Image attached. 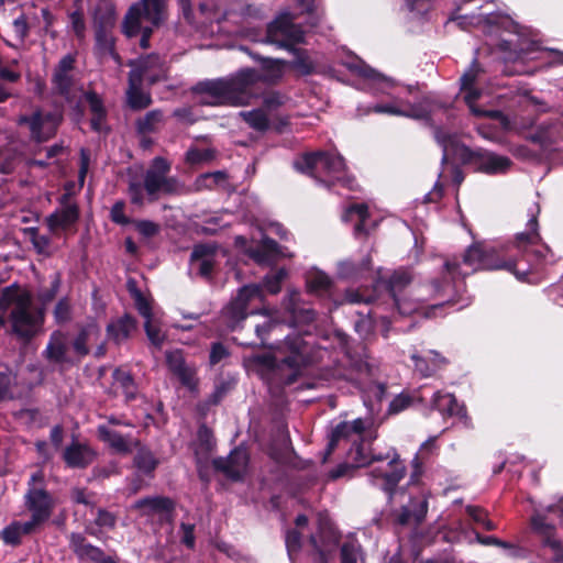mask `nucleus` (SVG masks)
<instances>
[{
    "mask_svg": "<svg viewBox=\"0 0 563 563\" xmlns=\"http://www.w3.org/2000/svg\"><path fill=\"white\" fill-rule=\"evenodd\" d=\"M97 435L100 441L107 443L117 453H131V446L126 437H124L120 432L111 430L104 424H100L97 428Z\"/></svg>",
    "mask_w": 563,
    "mask_h": 563,
    "instance_id": "c85d7f7f",
    "label": "nucleus"
},
{
    "mask_svg": "<svg viewBox=\"0 0 563 563\" xmlns=\"http://www.w3.org/2000/svg\"><path fill=\"white\" fill-rule=\"evenodd\" d=\"M132 508L139 510L141 516H161V521L173 523L175 520L176 503L167 496H147L136 500Z\"/></svg>",
    "mask_w": 563,
    "mask_h": 563,
    "instance_id": "ddd939ff",
    "label": "nucleus"
},
{
    "mask_svg": "<svg viewBox=\"0 0 563 563\" xmlns=\"http://www.w3.org/2000/svg\"><path fill=\"white\" fill-rule=\"evenodd\" d=\"M21 537L20 522H12L0 532V538L3 542L12 547L21 544Z\"/></svg>",
    "mask_w": 563,
    "mask_h": 563,
    "instance_id": "6e6d98bb",
    "label": "nucleus"
},
{
    "mask_svg": "<svg viewBox=\"0 0 563 563\" xmlns=\"http://www.w3.org/2000/svg\"><path fill=\"white\" fill-rule=\"evenodd\" d=\"M234 378H221L216 383L214 390L209 395L207 404L210 406L219 405L223 398L235 387Z\"/></svg>",
    "mask_w": 563,
    "mask_h": 563,
    "instance_id": "a18cd8bd",
    "label": "nucleus"
},
{
    "mask_svg": "<svg viewBox=\"0 0 563 563\" xmlns=\"http://www.w3.org/2000/svg\"><path fill=\"white\" fill-rule=\"evenodd\" d=\"M282 42V48L286 49L289 53H294L296 52V49H301L296 45L303 42V34L301 31L295 29V25L291 20L290 29L286 32Z\"/></svg>",
    "mask_w": 563,
    "mask_h": 563,
    "instance_id": "864d4df0",
    "label": "nucleus"
},
{
    "mask_svg": "<svg viewBox=\"0 0 563 563\" xmlns=\"http://www.w3.org/2000/svg\"><path fill=\"white\" fill-rule=\"evenodd\" d=\"M287 276V271L282 267L276 271L269 272L267 275L264 276L262 279L261 285L262 291L267 292L269 295H277L282 290L283 282L285 280ZM265 298V294H263V299Z\"/></svg>",
    "mask_w": 563,
    "mask_h": 563,
    "instance_id": "58836bf2",
    "label": "nucleus"
},
{
    "mask_svg": "<svg viewBox=\"0 0 563 563\" xmlns=\"http://www.w3.org/2000/svg\"><path fill=\"white\" fill-rule=\"evenodd\" d=\"M53 314L58 324H64L71 319V305L68 297H63L57 301Z\"/></svg>",
    "mask_w": 563,
    "mask_h": 563,
    "instance_id": "5fc2aeb1",
    "label": "nucleus"
},
{
    "mask_svg": "<svg viewBox=\"0 0 563 563\" xmlns=\"http://www.w3.org/2000/svg\"><path fill=\"white\" fill-rule=\"evenodd\" d=\"M307 291L320 298H330L333 291V280L322 271H316L306 279Z\"/></svg>",
    "mask_w": 563,
    "mask_h": 563,
    "instance_id": "bb28decb",
    "label": "nucleus"
},
{
    "mask_svg": "<svg viewBox=\"0 0 563 563\" xmlns=\"http://www.w3.org/2000/svg\"><path fill=\"white\" fill-rule=\"evenodd\" d=\"M349 428L350 422L342 421L332 429L322 460L323 463L327 462L328 457L334 452L339 442L343 439H347L352 434Z\"/></svg>",
    "mask_w": 563,
    "mask_h": 563,
    "instance_id": "a19ab883",
    "label": "nucleus"
},
{
    "mask_svg": "<svg viewBox=\"0 0 563 563\" xmlns=\"http://www.w3.org/2000/svg\"><path fill=\"white\" fill-rule=\"evenodd\" d=\"M291 54L294 55V59L287 60V67L295 70L298 76L307 77L316 73V63L311 59L307 49H296V52Z\"/></svg>",
    "mask_w": 563,
    "mask_h": 563,
    "instance_id": "473e14b6",
    "label": "nucleus"
},
{
    "mask_svg": "<svg viewBox=\"0 0 563 563\" xmlns=\"http://www.w3.org/2000/svg\"><path fill=\"white\" fill-rule=\"evenodd\" d=\"M126 102L131 110L141 111L148 108L152 102L150 92H144L142 89L126 90Z\"/></svg>",
    "mask_w": 563,
    "mask_h": 563,
    "instance_id": "c03bdc74",
    "label": "nucleus"
},
{
    "mask_svg": "<svg viewBox=\"0 0 563 563\" xmlns=\"http://www.w3.org/2000/svg\"><path fill=\"white\" fill-rule=\"evenodd\" d=\"M96 45L102 53L111 55L114 59L119 60L120 56L115 52L114 40L111 36V30L102 27L95 29Z\"/></svg>",
    "mask_w": 563,
    "mask_h": 563,
    "instance_id": "37998d69",
    "label": "nucleus"
},
{
    "mask_svg": "<svg viewBox=\"0 0 563 563\" xmlns=\"http://www.w3.org/2000/svg\"><path fill=\"white\" fill-rule=\"evenodd\" d=\"M411 360L413 361L415 371L422 377H431L449 364L446 357L433 350L428 351L424 356L415 353L411 355Z\"/></svg>",
    "mask_w": 563,
    "mask_h": 563,
    "instance_id": "4be33fe9",
    "label": "nucleus"
},
{
    "mask_svg": "<svg viewBox=\"0 0 563 563\" xmlns=\"http://www.w3.org/2000/svg\"><path fill=\"white\" fill-rule=\"evenodd\" d=\"M76 327L78 332L71 341V347L77 357L84 358L90 353L88 343L97 341L101 331L95 319H90L86 323H78Z\"/></svg>",
    "mask_w": 563,
    "mask_h": 563,
    "instance_id": "6ab92c4d",
    "label": "nucleus"
},
{
    "mask_svg": "<svg viewBox=\"0 0 563 563\" xmlns=\"http://www.w3.org/2000/svg\"><path fill=\"white\" fill-rule=\"evenodd\" d=\"M178 180L175 177H163L153 172H145L143 184L139 180H130L128 195L132 205L142 208L145 203L144 191L150 203L158 200L159 195H174L178 191Z\"/></svg>",
    "mask_w": 563,
    "mask_h": 563,
    "instance_id": "6e6552de",
    "label": "nucleus"
},
{
    "mask_svg": "<svg viewBox=\"0 0 563 563\" xmlns=\"http://www.w3.org/2000/svg\"><path fill=\"white\" fill-rule=\"evenodd\" d=\"M142 14L154 26L165 19V0H142Z\"/></svg>",
    "mask_w": 563,
    "mask_h": 563,
    "instance_id": "e433bc0d",
    "label": "nucleus"
},
{
    "mask_svg": "<svg viewBox=\"0 0 563 563\" xmlns=\"http://www.w3.org/2000/svg\"><path fill=\"white\" fill-rule=\"evenodd\" d=\"M71 27L77 38L82 40L86 34V23L84 13L80 9L73 11L69 14Z\"/></svg>",
    "mask_w": 563,
    "mask_h": 563,
    "instance_id": "0e129e2a",
    "label": "nucleus"
},
{
    "mask_svg": "<svg viewBox=\"0 0 563 563\" xmlns=\"http://www.w3.org/2000/svg\"><path fill=\"white\" fill-rule=\"evenodd\" d=\"M0 296L2 297V301L9 302L12 307H18L20 300L30 302V299L32 298L31 292L27 290L21 291L20 286L16 283L4 287Z\"/></svg>",
    "mask_w": 563,
    "mask_h": 563,
    "instance_id": "de8ad7c7",
    "label": "nucleus"
},
{
    "mask_svg": "<svg viewBox=\"0 0 563 563\" xmlns=\"http://www.w3.org/2000/svg\"><path fill=\"white\" fill-rule=\"evenodd\" d=\"M136 319L130 313H125L107 325V335L119 345L130 338L131 333L136 330Z\"/></svg>",
    "mask_w": 563,
    "mask_h": 563,
    "instance_id": "393cba45",
    "label": "nucleus"
},
{
    "mask_svg": "<svg viewBox=\"0 0 563 563\" xmlns=\"http://www.w3.org/2000/svg\"><path fill=\"white\" fill-rule=\"evenodd\" d=\"M54 92L66 100H70L71 88L74 85L73 76L68 73L54 71L52 76Z\"/></svg>",
    "mask_w": 563,
    "mask_h": 563,
    "instance_id": "79ce46f5",
    "label": "nucleus"
},
{
    "mask_svg": "<svg viewBox=\"0 0 563 563\" xmlns=\"http://www.w3.org/2000/svg\"><path fill=\"white\" fill-rule=\"evenodd\" d=\"M244 121L257 132H266L271 129V122L265 112L261 109L243 113Z\"/></svg>",
    "mask_w": 563,
    "mask_h": 563,
    "instance_id": "49530a36",
    "label": "nucleus"
},
{
    "mask_svg": "<svg viewBox=\"0 0 563 563\" xmlns=\"http://www.w3.org/2000/svg\"><path fill=\"white\" fill-rule=\"evenodd\" d=\"M230 356L229 349L222 342H213L210 347L209 363L211 366L219 364Z\"/></svg>",
    "mask_w": 563,
    "mask_h": 563,
    "instance_id": "e2e57ef3",
    "label": "nucleus"
},
{
    "mask_svg": "<svg viewBox=\"0 0 563 563\" xmlns=\"http://www.w3.org/2000/svg\"><path fill=\"white\" fill-rule=\"evenodd\" d=\"M158 63L159 56L157 54H151L142 58L139 67L129 73V87L126 90L142 89L143 81H145L146 70Z\"/></svg>",
    "mask_w": 563,
    "mask_h": 563,
    "instance_id": "f704fd0d",
    "label": "nucleus"
},
{
    "mask_svg": "<svg viewBox=\"0 0 563 563\" xmlns=\"http://www.w3.org/2000/svg\"><path fill=\"white\" fill-rule=\"evenodd\" d=\"M539 212L537 203L529 209L527 230L517 233L512 244L497 247L474 243L465 250L462 261L457 257L445 261V272L455 279L465 278L477 271L503 269L514 274L519 280H525L533 268L544 261L545 253L550 251L545 244L543 250L531 249L542 242L539 233Z\"/></svg>",
    "mask_w": 563,
    "mask_h": 563,
    "instance_id": "f257e3e1",
    "label": "nucleus"
},
{
    "mask_svg": "<svg viewBox=\"0 0 563 563\" xmlns=\"http://www.w3.org/2000/svg\"><path fill=\"white\" fill-rule=\"evenodd\" d=\"M280 253L279 244L269 236H264L260 244L251 250L250 256L257 264H267L274 261Z\"/></svg>",
    "mask_w": 563,
    "mask_h": 563,
    "instance_id": "7c9ffc66",
    "label": "nucleus"
},
{
    "mask_svg": "<svg viewBox=\"0 0 563 563\" xmlns=\"http://www.w3.org/2000/svg\"><path fill=\"white\" fill-rule=\"evenodd\" d=\"M60 274L56 273L51 283V286L48 288L41 290L37 295V299L41 302L40 307H44V309L46 310V306L56 298L58 290L60 288Z\"/></svg>",
    "mask_w": 563,
    "mask_h": 563,
    "instance_id": "603ef678",
    "label": "nucleus"
},
{
    "mask_svg": "<svg viewBox=\"0 0 563 563\" xmlns=\"http://www.w3.org/2000/svg\"><path fill=\"white\" fill-rule=\"evenodd\" d=\"M250 457L245 451L234 449L228 457H216L212 460L214 471L222 473L232 482H241L244 478L249 466Z\"/></svg>",
    "mask_w": 563,
    "mask_h": 563,
    "instance_id": "4468645a",
    "label": "nucleus"
},
{
    "mask_svg": "<svg viewBox=\"0 0 563 563\" xmlns=\"http://www.w3.org/2000/svg\"><path fill=\"white\" fill-rule=\"evenodd\" d=\"M158 464V459L150 449L145 446L139 449L133 457L134 467H136L142 474L150 478L154 477V473Z\"/></svg>",
    "mask_w": 563,
    "mask_h": 563,
    "instance_id": "72a5a7b5",
    "label": "nucleus"
},
{
    "mask_svg": "<svg viewBox=\"0 0 563 563\" xmlns=\"http://www.w3.org/2000/svg\"><path fill=\"white\" fill-rule=\"evenodd\" d=\"M112 378L122 390L126 402H131L136 399L139 386L130 371L118 367L112 372Z\"/></svg>",
    "mask_w": 563,
    "mask_h": 563,
    "instance_id": "2f4dec72",
    "label": "nucleus"
},
{
    "mask_svg": "<svg viewBox=\"0 0 563 563\" xmlns=\"http://www.w3.org/2000/svg\"><path fill=\"white\" fill-rule=\"evenodd\" d=\"M411 283V276L406 271H395L389 278H379L376 282L375 289L384 288L393 300L397 303L398 292L402 291Z\"/></svg>",
    "mask_w": 563,
    "mask_h": 563,
    "instance_id": "a878e982",
    "label": "nucleus"
},
{
    "mask_svg": "<svg viewBox=\"0 0 563 563\" xmlns=\"http://www.w3.org/2000/svg\"><path fill=\"white\" fill-rule=\"evenodd\" d=\"M79 207L78 205L65 206L57 208L51 213L47 219V225L51 231L67 230L79 220Z\"/></svg>",
    "mask_w": 563,
    "mask_h": 563,
    "instance_id": "b1692460",
    "label": "nucleus"
},
{
    "mask_svg": "<svg viewBox=\"0 0 563 563\" xmlns=\"http://www.w3.org/2000/svg\"><path fill=\"white\" fill-rule=\"evenodd\" d=\"M197 438L199 445L207 452H210L214 446L213 433L210 428L206 424H201L198 428Z\"/></svg>",
    "mask_w": 563,
    "mask_h": 563,
    "instance_id": "69168bd1",
    "label": "nucleus"
},
{
    "mask_svg": "<svg viewBox=\"0 0 563 563\" xmlns=\"http://www.w3.org/2000/svg\"><path fill=\"white\" fill-rule=\"evenodd\" d=\"M254 299L263 301L261 285H245L240 288L238 296L222 310V319L227 329L236 332V343L245 347H269L271 333L280 323L269 316L266 310L249 311L250 302Z\"/></svg>",
    "mask_w": 563,
    "mask_h": 563,
    "instance_id": "7ed1b4c3",
    "label": "nucleus"
},
{
    "mask_svg": "<svg viewBox=\"0 0 563 563\" xmlns=\"http://www.w3.org/2000/svg\"><path fill=\"white\" fill-rule=\"evenodd\" d=\"M372 258L369 256L364 257L360 263L352 261H344L340 264V274L345 278H361L364 273L371 271Z\"/></svg>",
    "mask_w": 563,
    "mask_h": 563,
    "instance_id": "ea45409f",
    "label": "nucleus"
},
{
    "mask_svg": "<svg viewBox=\"0 0 563 563\" xmlns=\"http://www.w3.org/2000/svg\"><path fill=\"white\" fill-rule=\"evenodd\" d=\"M451 288L452 283L445 278H435L430 283L432 299L438 301L427 308L426 317H435L439 314V312L442 313L444 307H452L457 302V300L453 297L446 296Z\"/></svg>",
    "mask_w": 563,
    "mask_h": 563,
    "instance_id": "412c9836",
    "label": "nucleus"
},
{
    "mask_svg": "<svg viewBox=\"0 0 563 563\" xmlns=\"http://www.w3.org/2000/svg\"><path fill=\"white\" fill-rule=\"evenodd\" d=\"M261 69L242 68L228 78L199 81L192 91L208 95L214 99L212 104L246 106L253 97V89L258 82L268 86L278 85L285 75L287 60L257 56Z\"/></svg>",
    "mask_w": 563,
    "mask_h": 563,
    "instance_id": "f03ea898",
    "label": "nucleus"
},
{
    "mask_svg": "<svg viewBox=\"0 0 563 563\" xmlns=\"http://www.w3.org/2000/svg\"><path fill=\"white\" fill-rule=\"evenodd\" d=\"M290 15L280 14L269 22L266 26L265 43L282 48V41L286 32L290 29Z\"/></svg>",
    "mask_w": 563,
    "mask_h": 563,
    "instance_id": "cd10ccee",
    "label": "nucleus"
},
{
    "mask_svg": "<svg viewBox=\"0 0 563 563\" xmlns=\"http://www.w3.org/2000/svg\"><path fill=\"white\" fill-rule=\"evenodd\" d=\"M125 201L124 200H117L111 209H110V220L115 223V224H119V225H129V224H132L133 222V219L129 218L128 216H125L124 211H125Z\"/></svg>",
    "mask_w": 563,
    "mask_h": 563,
    "instance_id": "4d7b16f0",
    "label": "nucleus"
},
{
    "mask_svg": "<svg viewBox=\"0 0 563 563\" xmlns=\"http://www.w3.org/2000/svg\"><path fill=\"white\" fill-rule=\"evenodd\" d=\"M63 461L69 468L85 470L98 457V452L87 442L76 438L64 449Z\"/></svg>",
    "mask_w": 563,
    "mask_h": 563,
    "instance_id": "2eb2a0df",
    "label": "nucleus"
},
{
    "mask_svg": "<svg viewBox=\"0 0 563 563\" xmlns=\"http://www.w3.org/2000/svg\"><path fill=\"white\" fill-rule=\"evenodd\" d=\"M465 93H464V102L466 103V106L468 107L471 113L476 117L479 111L482 110V108H479L478 106H476V101L479 99L482 92L481 90L472 87V88H468L466 90H463Z\"/></svg>",
    "mask_w": 563,
    "mask_h": 563,
    "instance_id": "338daca9",
    "label": "nucleus"
},
{
    "mask_svg": "<svg viewBox=\"0 0 563 563\" xmlns=\"http://www.w3.org/2000/svg\"><path fill=\"white\" fill-rule=\"evenodd\" d=\"M432 408L438 410L443 418H457L467 424L470 418L464 404H460L453 394L434 393L432 397Z\"/></svg>",
    "mask_w": 563,
    "mask_h": 563,
    "instance_id": "a211bd4d",
    "label": "nucleus"
},
{
    "mask_svg": "<svg viewBox=\"0 0 563 563\" xmlns=\"http://www.w3.org/2000/svg\"><path fill=\"white\" fill-rule=\"evenodd\" d=\"M217 156L214 148H197L192 147L186 153V162L190 165H199L202 163H209Z\"/></svg>",
    "mask_w": 563,
    "mask_h": 563,
    "instance_id": "8fccbe9b",
    "label": "nucleus"
},
{
    "mask_svg": "<svg viewBox=\"0 0 563 563\" xmlns=\"http://www.w3.org/2000/svg\"><path fill=\"white\" fill-rule=\"evenodd\" d=\"M349 455L355 468L369 466L373 462H380L389 460L388 471H383L378 467L371 471V476L382 479L380 489L387 494L388 501L390 503L396 494L397 487L401 479L406 476L407 470L404 462L400 460L399 454L393 450V456L389 453L373 454L369 444L366 445L363 439L354 441Z\"/></svg>",
    "mask_w": 563,
    "mask_h": 563,
    "instance_id": "423d86ee",
    "label": "nucleus"
},
{
    "mask_svg": "<svg viewBox=\"0 0 563 563\" xmlns=\"http://www.w3.org/2000/svg\"><path fill=\"white\" fill-rule=\"evenodd\" d=\"M294 168L298 173L313 178L328 189L335 185L353 189L355 184L354 176L347 174L344 157L339 153L329 151L306 152L294 161Z\"/></svg>",
    "mask_w": 563,
    "mask_h": 563,
    "instance_id": "39448f33",
    "label": "nucleus"
},
{
    "mask_svg": "<svg viewBox=\"0 0 563 563\" xmlns=\"http://www.w3.org/2000/svg\"><path fill=\"white\" fill-rule=\"evenodd\" d=\"M118 517L115 514L104 509L99 508L97 510V517L93 521V525L98 528H107L108 530H114L117 527Z\"/></svg>",
    "mask_w": 563,
    "mask_h": 563,
    "instance_id": "13d9d810",
    "label": "nucleus"
},
{
    "mask_svg": "<svg viewBox=\"0 0 563 563\" xmlns=\"http://www.w3.org/2000/svg\"><path fill=\"white\" fill-rule=\"evenodd\" d=\"M346 216H356L357 221L354 225V233H366L365 223L369 218L368 207L365 203H354L346 209Z\"/></svg>",
    "mask_w": 563,
    "mask_h": 563,
    "instance_id": "09e8293b",
    "label": "nucleus"
},
{
    "mask_svg": "<svg viewBox=\"0 0 563 563\" xmlns=\"http://www.w3.org/2000/svg\"><path fill=\"white\" fill-rule=\"evenodd\" d=\"M163 111L159 109H154L135 121V130L140 135L156 133L158 131L159 124L163 123Z\"/></svg>",
    "mask_w": 563,
    "mask_h": 563,
    "instance_id": "c9c22d12",
    "label": "nucleus"
},
{
    "mask_svg": "<svg viewBox=\"0 0 563 563\" xmlns=\"http://www.w3.org/2000/svg\"><path fill=\"white\" fill-rule=\"evenodd\" d=\"M142 10L139 4H133L129 8L123 22H122V33L131 38L136 36L141 31V16Z\"/></svg>",
    "mask_w": 563,
    "mask_h": 563,
    "instance_id": "4c0bfd02",
    "label": "nucleus"
},
{
    "mask_svg": "<svg viewBox=\"0 0 563 563\" xmlns=\"http://www.w3.org/2000/svg\"><path fill=\"white\" fill-rule=\"evenodd\" d=\"M165 358L168 371L178 378L183 386L189 389L197 387L196 369L186 363L181 350L167 351Z\"/></svg>",
    "mask_w": 563,
    "mask_h": 563,
    "instance_id": "dca6fc26",
    "label": "nucleus"
},
{
    "mask_svg": "<svg viewBox=\"0 0 563 563\" xmlns=\"http://www.w3.org/2000/svg\"><path fill=\"white\" fill-rule=\"evenodd\" d=\"M455 154L462 164L470 165L475 172L487 175L505 173L511 164V161L506 156L481 150L475 151L464 144L456 147Z\"/></svg>",
    "mask_w": 563,
    "mask_h": 563,
    "instance_id": "9d476101",
    "label": "nucleus"
},
{
    "mask_svg": "<svg viewBox=\"0 0 563 563\" xmlns=\"http://www.w3.org/2000/svg\"><path fill=\"white\" fill-rule=\"evenodd\" d=\"M303 349V339L298 335H288L279 349L285 353L283 357L278 358L268 353L256 354L250 358V363L268 385L290 386L298 380L302 369L308 366V357L305 355Z\"/></svg>",
    "mask_w": 563,
    "mask_h": 563,
    "instance_id": "20e7f679",
    "label": "nucleus"
},
{
    "mask_svg": "<svg viewBox=\"0 0 563 563\" xmlns=\"http://www.w3.org/2000/svg\"><path fill=\"white\" fill-rule=\"evenodd\" d=\"M25 506L35 516V519L43 518L48 520L54 503L49 493L44 488L29 487L25 495Z\"/></svg>",
    "mask_w": 563,
    "mask_h": 563,
    "instance_id": "aec40b11",
    "label": "nucleus"
},
{
    "mask_svg": "<svg viewBox=\"0 0 563 563\" xmlns=\"http://www.w3.org/2000/svg\"><path fill=\"white\" fill-rule=\"evenodd\" d=\"M84 98L88 103L89 111L91 113L90 126L95 132L109 131L106 126L108 111L104 107L102 98L95 91L88 90L84 93Z\"/></svg>",
    "mask_w": 563,
    "mask_h": 563,
    "instance_id": "5701e85b",
    "label": "nucleus"
},
{
    "mask_svg": "<svg viewBox=\"0 0 563 563\" xmlns=\"http://www.w3.org/2000/svg\"><path fill=\"white\" fill-rule=\"evenodd\" d=\"M130 294L134 299L135 308L139 311V313L145 319H152L153 318V310L151 302L148 299L143 295V292L137 289L136 287H129Z\"/></svg>",
    "mask_w": 563,
    "mask_h": 563,
    "instance_id": "3c124183",
    "label": "nucleus"
},
{
    "mask_svg": "<svg viewBox=\"0 0 563 563\" xmlns=\"http://www.w3.org/2000/svg\"><path fill=\"white\" fill-rule=\"evenodd\" d=\"M132 224L136 231L144 238H153L159 233V224L151 220H133Z\"/></svg>",
    "mask_w": 563,
    "mask_h": 563,
    "instance_id": "052dcab7",
    "label": "nucleus"
},
{
    "mask_svg": "<svg viewBox=\"0 0 563 563\" xmlns=\"http://www.w3.org/2000/svg\"><path fill=\"white\" fill-rule=\"evenodd\" d=\"M301 539L302 536L297 529H288L286 531L285 544L289 556L300 551Z\"/></svg>",
    "mask_w": 563,
    "mask_h": 563,
    "instance_id": "680f3d73",
    "label": "nucleus"
},
{
    "mask_svg": "<svg viewBox=\"0 0 563 563\" xmlns=\"http://www.w3.org/2000/svg\"><path fill=\"white\" fill-rule=\"evenodd\" d=\"M115 12L112 8H107L103 11H98L95 16V29L102 27L104 30H111L114 26Z\"/></svg>",
    "mask_w": 563,
    "mask_h": 563,
    "instance_id": "bf43d9fd",
    "label": "nucleus"
},
{
    "mask_svg": "<svg viewBox=\"0 0 563 563\" xmlns=\"http://www.w3.org/2000/svg\"><path fill=\"white\" fill-rule=\"evenodd\" d=\"M217 252V246L211 244H197L194 246L190 260L191 261H202L205 258H209L213 256Z\"/></svg>",
    "mask_w": 563,
    "mask_h": 563,
    "instance_id": "774afa93",
    "label": "nucleus"
},
{
    "mask_svg": "<svg viewBox=\"0 0 563 563\" xmlns=\"http://www.w3.org/2000/svg\"><path fill=\"white\" fill-rule=\"evenodd\" d=\"M8 321L11 325V333L24 343H29L44 325L45 309L44 307H34L33 297L30 302L20 300L18 307H12Z\"/></svg>",
    "mask_w": 563,
    "mask_h": 563,
    "instance_id": "0eeeda50",
    "label": "nucleus"
},
{
    "mask_svg": "<svg viewBox=\"0 0 563 563\" xmlns=\"http://www.w3.org/2000/svg\"><path fill=\"white\" fill-rule=\"evenodd\" d=\"M430 492L419 489L418 493H410L407 504L401 505L399 508L391 510L390 520L395 527H420L429 510Z\"/></svg>",
    "mask_w": 563,
    "mask_h": 563,
    "instance_id": "1a4fd4ad",
    "label": "nucleus"
},
{
    "mask_svg": "<svg viewBox=\"0 0 563 563\" xmlns=\"http://www.w3.org/2000/svg\"><path fill=\"white\" fill-rule=\"evenodd\" d=\"M69 548L79 561L90 563H119L115 554H107L101 548L90 543L80 532H71L68 536Z\"/></svg>",
    "mask_w": 563,
    "mask_h": 563,
    "instance_id": "f8f14e48",
    "label": "nucleus"
},
{
    "mask_svg": "<svg viewBox=\"0 0 563 563\" xmlns=\"http://www.w3.org/2000/svg\"><path fill=\"white\" fill-rule=\"evenodd\" d=\"M66 353L67 345L64 334L60 331H54L49 336L46 349L44 350L45 358L55 364H63L67 362Z\"/></svg>",
    "mask_w": 563,
    "mask_h": 563,
    "instance_id": "c756f323",
    "label": "nucleus"
},
{
    "mask_svg": "<svg viewBox=\"0 0 563 563\" xmlns=\"http://www.w3.org/2000/svg\"><path fill=\"white\" fill-rule=\"evenodd\" d=\"M19 123L29 128L30 136L34 142L44 143L56 135L62 123V115L56 112H43L41 109H37L30 115L20 117Z\"/></svg>",
    "mask_w": 563,
    "mask_h": 563,
    "instance_id": "9b49d317",
    "label": "nucleus"
},
{
    "mask_svg": "<svg viewBox=\"0 0 563 563\" xmlns=\"http://www.w3.org/2000/svg\"><path fill=\"white\" fill-rule=\"evenodd\" d=\"M531 528L542 536V544L552 552L553 563H563V544L553 538L554 526L543 515H536L531 518Z\"/></svg>",
    "mask_w": 563,
    "mask_h": 563,
    "instance_id": "f3484780",
    "label": "nucleus"
}]
</instances>
